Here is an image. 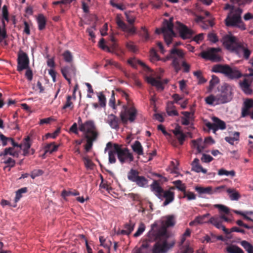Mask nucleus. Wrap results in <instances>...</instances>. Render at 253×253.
Masks as SVG:
<instances>
[{"label": "nucleus", "instance_id": "1", "mask_svg": "<svg viewBox=\"0 0 253 253\" xmlns=\"http://www.w3.org/2000/svg\"><path fill=\"white\" fill-rule=\"evenodd\" d=\"M175 224L174 216L170 215L166 217V220L164 222L163 225L159 226L157 223L152 224L151 229L148 233V240L153 241L161 237H169L167 228L173 226Z\"/></svg>", "mask_w": 253, "mask_h": 253}, {"label": "nucleus", "instance_id": "2", "mask_svg": "<svg viewBox=\"0 0 253 253\" xmlns=\"http://www.w3.org/2000/svg\"><path fill=\"white\" fill-rule=\"evenodd\" d=\"M123 96L127 101V105H124L120 114L121 121L124 124H126L129 121L133 123L135 121L137 117L138 111L134 106L133 103L129 98L127 93L123 92Z\"/></svg>", "mask_w": 253, "mask_h": 253}, {"label": "nucleus", "instance_id": "3", "mask_svg": "<svg viewBox=\"0 0 253 253\" xmlns=\"http://www.w3.org/2000/svg\"><path fill=\"white\" fill-rule=\"evenodd\" d=\"M211 72L222 74L231 80H238L243 76V74L236 67H231L228 64L214 65L212 67Z\"/></svg>", "mask_w": 253, "mask_h": 253}, {"label": "nucleus", "instance_id": "4", "mask_svg": "<svg viewBox=\"0 0 253 253\" xmlns=\"http://www.w3.org/2000/svg\"><path fill=\"white\" fill-rule=\"evenodd\" d=\"M243 11V9L239 7L232 8L225 19L226 25L227 27H236L243 31L245 30L246 25L241 18Z\"/></svg>", "mask_w": 253, "mask_h": 253}, {"label": "nucleus", "instance_id": "5", "mask_svg": "<svg viewBox=\"0 0 253 253\" xmlns=\"http://www.w3.org/2000/svg\"><path fill=\"white\" fill-rule=\"evenodd\" d=\"M180 44L181 42H179L174 43L173 47L169 50V54L166 56L165 59L163 60L164 61H166L172 59L171 65L176 73H178L180 70V62L185 57L184 50L182 49L176 48V46Z\"/></svg>", "mask_w": 253, "mask_h": 253}, {"label": "nucleus", "instance_id": "6", "mask_svg": "<svg viewBox=\"0 0 253 253\" xmlns=\"http://www.w3.org/2000/svg\"><path fill=\"white\" fill-rule=\"evenodd\" d=\"M172 18H170L169 20L165 19L163 22L162 29H157L156 30V33L158 34H163L165 41L168 46L172 42L173 38L176 36L173 30L174 25L172 23Z\"/></svg>", "mask_w": 253, "mask_h": 253}, {"label": "nucleus", "instance_id": "7", "mask_svg": "<svg viewBox=\"0 0 253 253\" xmlns=\"http://www.w3.org/2000/svg\"><path fill=\"white\" fill-rule=\"evenodd\" d=\"M168 238L161 237L154 240L156 242L152 248V253H167L175 244L174 241L169 242Z\"/></svg>", "mask_w": 253, "mask_h": 253}, {"label": "nucleus", "instance_id": "8", "mask_svg": "<svg viewBox=\"0 0 253 253\" xmlns=\"http://www.w3.org/2000/svg\"><path fill=\"white\" fill-rule=\"evenodd\" d=\"M114 147L117 153L118 159L121 164L130 163L133 161L134 158L127 148H122V146L118 144H114Z\"/></svg>", "mask_w": 253, "mask_h": 253}, {"label": "nucleus", "instance_id": "9", "mask_svg": "<svg viewBox=\"0 0 253 253\" xmlns=\"http://www.w3.org/2000/svg\"><path fill=\"white\" fill-rule=\"evenodd\" d=\"M79 130L84 132V137H98L99 133L93 121L87 120L81 124L79 127Z\"/></svg>", "mask_w": 253, "mask_h": 253}, {"label": "nucleus", "instance_id": "10", "mask_svg": "<svg viewBox=\"0 0 253 253\" xmlns=\"http://www.w3.org/2000/svg\"><path fill=\"white\" fill-rule=\"evenodd\" d=\"M221 48L211 47L207 51L201 52V57L206 60H210L212 62H219L222 60V56L219 54L221 52Z\"/></svg>", "mask_w": 253, "mask_h": 253}, {"label": "nucleus", "instance_id": "11", "mask_svg": "<svg viewBox=\"0 0 253 253\" xmlns=\"http://www.w3.org/2000/svg\"><path fill=\"white\" fill-rule=\"evenodd\" d=\"M139 174L138 170L131 169L127 173V178L139 187H144L148 184V180L144 176H139Z\"/></svg>", "mask_w": 253, "mask_h": 253}, {"label": "nucleus", "instance_id": "12", "mask_svg": "<svg viewBox=\"0 0 253 253\" xmlns=\"http://www.w3.org/2000/svg\"><path fill=\"white\" fill-rule=\"evenodd\" d=\"M232 98L231 87L225 84L221 86V93L217 95V103L223 104L230 101Z\"/></svg>", "mask_w": 253, "mask_h": 253}, {"label": "nucleus", "instance_id": "13", "mask_svg": "<svg viewBox=\"0 0 253 253\" xmlns=\"http://www.w3.org/2000/svg\"><path fill=\"white\" fill-rule=\"evenodd\" d=\"M223 45L228 50L234 51L238 42L236 37L231 34H226L224 35L220 40Z\"/></svg>", "mask_w": 253, "mask_h": 253}, {"label": "nucleus", "instance_id": "14", "mask_svg": "<svg viewBox=\"0 0 253 253\" xmlns=\"http://www.w3.org/2000/svg\"><path fill=\"white\" fill-rule=\"evenodd\" d=\"M240 56H242L245 59H249L252 51L248 48V44L243 42H239L234 50Z\"/></svg>", "mask_w": 253, "mask_h": 253}, {"label": "nucleus", "instance_id": "15", "mask_svg": "<svg viewBox=\"0 0 253 253\" xmlns=\"http://www.w3.org/2000/svg\"><path fill=\"white\" fill-rule=\"evenodd\" d=\"M29 67V59L27 54L22 51L19 52L17 59V70L21 72Z\"/></svg>", "mask_w": 253, "mask_h": 253}, {"label": "nucleus", "instance_id": "16", "mask_svg": "<svg viewBox=\"0 0 253 253\" xmlns=\"http://www.w3.org/2000/svg\"><path fill=\"white\" fill-rule=\"evenodd\" d=\"M212 120L213 123L208 122L206 126L209 129L212 130L213 133H215L218 129L223 130L226 128V124L224 121L216 117H213Z\"/></svg>", "mask_w": 253, "mask_h": 253}, {"label": "nucleus", "instance_id": "17", "mask_svg": "<svg viewBox=\"0 0 253 253\" xmlns=\"http://www.w3.org/2000/svg\"><path fill=\"white\" fill-rule=\"evenodd\" d=\"M204 143H214V140L211 137H207L205 139L204 142L201 138H198L192 141V146L196 148L198 153H201L205 148Z\"/></svg>", "mask_w": 253, "mask_h": 253}, {"label": "nucleus", "instance_id": "18", "mask_svg": "<svg viewBox=\"0 0 253 253\" xmlns=\"http://www.w3.org/2000/svg\"><path fill=\"white\" fill-rule=\"evenodd\" d=\"M176 28L178 31L180 37L183 40L191 38L194 34L191 29L179 22L176 23Z\"/></svg>", "mask_w": 253, "mask_h": 253}, {"label": "nucleus", "instance_id": "19", "mask_svg": "<svg viewBox=\"0 0 253 253\" xmlns=\"http://www.w3.org/2000/svg\"><path fill=\"white\" fill-rule=\"evenodd\" d=\"M174 189V187H171L169 190H164L159 199L163 200L165 199L163 204V206L165 207L173 201L174 199V193L171 191V190Z\"/></svg>", "mask_w": 253, "mask_h": 253}, {"label": "nucleus", "instance_id": "20", "mask_svg": "<svg viewBox=\"0 0 253 253\" xmlns=\"http://www.w3.org/2000/svg\"><path fill=\"white\" fill-rule=\"evenodd\" d=\"M209 222L211 223L214 226H215L218 229H222L225 234L228 235L231 233V232H229V230L226 228L225 227L222 225V220H220V218L218 217H211Z\"/></svg>", "mask_w": 253, "mask_h": 253}, {"label": "nucleus", "instance_id": "21", "mask_svg": "<svg viewBox=\"0 0 253 253\" xmlns=\"http://www.w3.org/2000/svg\"><path fill=\"white\" fill-rule=\"evenodd\" d=\"M61 72L63 76L75 77L76 74V68L72 64L62 67Z\"/></svg>", "mask_w": 253, "mask_h": 253}, {"label": "nucleus", "instance_id": "22", "mask_svg": "<svg viewBox=\"0 0 253 253\" xmlns=\"http://www.w3.org/2000/svg\"><path fill=\"white\" fill-rule=\"evenodd\" d=\"M151 190L159 198L161 195L164 192V190L161 186L158 180H153L152 183L150 185Z\"/></svg>", "mask_w": 253, "mask_h": 253}, {"label": "nucleus", "instance_id": "23", "mask_svg": "<svg viewBox=\"0 0 253 253\" xmlns=\"http://www.w3.org/2000/svg\"><path fill=\"white\" fill-rule=\"evenodd\" d=\"M120 121L118 118L113 114H110L108 116L107 123L112 128L118 129L119 128Z\"/></svg>", "mask_w": 253, "mask_h": 253}, {"label": "nucleus", "instance_id": "24", "mask_svg": "<svg viewBox=\"0 0 253 253\" xmlns=\"http://www.w3.org/2000/svg\"><path fill=\"white\" fill-rule=\"evenodd\" d=\"M239 85L242 91L247 95H250L253 92L251 88V83H249L247 79H244L242 82L239 83Z\"/></svg>", "mask_w": 253, "mask_h": 253}, {"label": "nucleus", "instance_id": "25", "mask_svg": "<svg viewBox=\"0 0 253 253\" xmlns=\"http://www.w3.org/2000/svg\"><path fill=\"white\" fill-rule=\"evenodd\" d=\"M195 190L201 196L203 194L212 195L213 194V189L211 186L202 187L197 186L195 187Z\"/></svg>", "mask_w": 253, "mask_h": 253}, {"label": "nucleus", "instance_id": "26", "mask_svg": "<svg viewBox=\"0 0 253 253\" xmlns=\"http://www.w3.org/2000/svg\"><path fill=\"white\" fill-rule=\"evenodd\" d=\"M167 113L169 116H177L178 113L176 110L175 106L173 105L172 101H169L167 104Z\"/></svg>", "mask_w": 253, "mask_h": 253}, {"label": "nucleus", "instance_id": "27", "mask_svg": "<svg viewBox=\"0 0 253 253\" xmlns=\"http://www.w3.org/2000/svg\"><path fill=\"white\" fill-rule=\"evenodd\" d=\"M21 149L23 150V155L25 156H28L29 154V149L31 146V143L30 142V137L29 136H27L25 138L22 144Z\"/></svg>", "mask_w": 253, "mask_h": 253}, {"label": "nucleus", "instance_id": "28", "mask_svg": "<svg viewBox=\"0 0 253 253\" xmlns=\"http://www.w3.org/2000/svg\"><path fill=\"white\" fill-rule=\"evenodd\" d=\"M199 160L195 158L192 163V170L196 172H202L204 173H207V170L204 169L199 163Z\"/></svg>", "mask_w": 253, "mask_h": 253}, {"label": "nucleus", "instance_id": "29", "mask_svg": "<svg viewBox=\"0 0 253 253\" xmlns=\"http://www.w3.org/2000/svg\"><path fill=\"white\" fill-rule=\"evenodd\" d=\"M147 81L149 84H150L152 85L156 86L158 89L163 90L164 89V87L163 85V83L161 81L157 80L153 77H147Z\"/></svg>", "mask_w": 253, "mask_h": 253}, {"label": "nucleus", "instance_id": "30", "mask_svg": "<svg viewBox=\"0 0 253 253\" xmlns=\"http://www.w3.org/2000/svg\"><path fill=\"white\" fill-rule=\"evenodd\" d=\"M131 147L133 151L138 155H143V147L139 141H135L133 144L132 145Z\"/></svg>", "mask_w": 253, "mask_h": 253}, {"label": "nucleus", "instance_id": "31", "mask_svg": "<svg viewBox=\"0 0 253 253\" xmlns=\"http://www.w3.org/2000/svg\"><path fill=\"white\" fill-rule=\"evenodd\" d=\"M226 192L229 194L230 199L231 200H238L241 197L238 191H237L235 189L228 188L226 189Z\"/></svg>", "mask_w": 253, "mask_h": 253}, {"label": "nucleus", "instance_id": "32", "mask_svg": "<svg viewBox=\"0 0 253 253\" xmlns=\"http://www.w3.org/2000/svg\"><path fill=\"white\" fill-rule=\"evenodd\" d=\"M86 139V143L85 145V150L88 152L92 147L93 143L96 141L98 137H89L88 135L84 137Z\"/></svg>", "mask_w": 253, "mask_h": 253}, {"label": "nucleus", "instance_id": "33", "mask_svg": "<svg viewBox=\"0 0 253 253\" xmlns=\"http://www.w3.org/2000/svg\"><path fill=\"white\" fill-rule=\"evenodd\" d=\"M239 136L240 133L236 131L233 134V136H226L225 137V140L229 144L234 145L235 141H238L239 140Z\"/></svg>", "mask_w": 253, "mask_h": 253}, {"label": "nucleus", "instance_id": "34", "mask_svg": "<svg viewBox=\"0 0 253 253\" xmlns=\"http://www.w3.org/2000/svg\"><path fill=\"white\" fill-rule=\"evenodd\" d=\"M127 62L128 63L134 68H137V64H138L146 68L148 70H150L149 68L147 66H146L144 63L140 60H136L134 59H130L128 60Z\"/></svg>", "mask_w": 253, "mask_h": 253}, {"label": "nucleus", "instance_id": "35", "mask_svg": "<svg viewBox=\"0 0 253 253\" xmlns=\"http://www.w3.org/2000/svg\"><path fill=\"white\" fill-rule=\"evenodd\" d=\"M37 22L38 23V29L39 30H42L45 28L46 25V20L44 16L40 14L38 15L37 18Z\"/></svg>", "mask_w": 253, "mask_h": 253}, {"label": "nucleus", "instance_id": "36", "mask_svg": "<svg viewBox=\"0 0 253 253\" xmlns=\"http://www.w3.org/2000/svg\"><path fill=\"white\" fill-rule=\"evenodd\" d=\"M228 253H245L243 250L236 245H230L226 248Z\"/></svg>", "mask_w": 253, "mask_h": 253}, {"label": "nucleus", "instance_id": "37", "mask_svg": "<svg viewBox=\"0 0 253 253\" xmlns=\"http://www.w3.org/2000/svg\"><path fill=\"white\" fill-rule=\"evenodd\" d=\"M240 245L244 248L247 253H253V245L246 240L240 242Z\"/></svg>", "mask_w": 253, "mask_h": 253}, {"label": "nucleus", "instance_id": "38", "mask_svg": "<svg viewBox=\"0 0 253 253\" xmlns=\"http://www.w3.org/2000/svg\"><path fill=\"white\" fill-rule=\"evenodd\" d=\"M233 212L237 214H239L243 216V217L247 220L251 221H253V219L250 217L249 216V215H252L253 211H247L245 212H243L237 210H234Z\"/></svg>", "mask_w": 253, "mask_h": 253}, {"label": "nucleus", "instance_id": "39", "mask_svg": "<svg viewBox=\"0 0 253 253\" xmlns=\"http://www.w3.org/2000/svg\"><path fill=\"white\" fill-rule=\"evenodd\" d=\"M83 160L85 167L87 169H93L94 165L87 156H84L83 157Z\"/></svg>", "mask_w": 253, "mask_h": 253}, {"label": "nucleus", "instance_id": "40", "mask_svg": "<svg viewBox=\"0 0 253 253\" xmlns=\"http://www.w3.org/2000/svg\"><path fill=\"white\" fill-rule=\"evenodd\" d=\"M58 145L55 144L54 143H51L47 144L45 147V153L49 152L52 153L53 152L56 151L58 149Z\"/></svg>", "mask_w": 253, "mask_h": 253}, {"label": "nucleus", "instance_id": "41", "mask_svg": "<svg viewBox=\"0 0 253 253\" xmlns=\"http://www.w3.org/2000/svg\"><path fill=\"white\" fill-rule=\"evenodd\" d=\"M175 188L177 189L178 190L183 192L186 190V186L184 184L182 183V181L180 180H177L173 182Z\"/></svg>", "mask_w": 253, "mask_h": 253}, {"label": "nucleus", "instance_id": "42", "mask_svg": "<svg viewBox=\"0 0 253 253\" xmlns=\"http://www.w3.org/2000/svg\"><path fill=\"white\" fill-rule=\"evenodd\" d=\"M183 194L182 198H186L188 201L195 200L196 198V195L193 192L186 190L183 192Z\"/></svg>", "mask_w": 253, "mask_h": 253}, {"label": "nucleus", "instance_id": "43", "mask_svg": "<svg viewBox=\"0 0 253 253\" xmlns=\"http://www.w3.org/2000/svg\"><path fill=\"white\" fill-rule=\"evenodd\" d=\"M218 174L220 176L225 175L226 176L231 175L232 177H234L235 175V171L233 170L228 171L223 169H221L218 170Z\"/></svg>", "mask_w": 253, "mask_h": 253}, {"label": "nucleus", "instance_id": "44", "mask_svg": "<svg viewBox=\"0 0 253 253\" xmlns=\"http://www.w3.org/2000/svg\"><path fill=\"white\" fill-rule=\"evenodd\" d=\"M64 60L68 63H72L73 61V55L69 50H66L62 54Z\"/></svg>", "mask_w": 253, "mask_h": 253}, {"label": "nucleus", "instance_id": "45", "mask_svg": "<svg viewBox=\"0 0 253 253\" xmlns=\"http://www.w3.org/2000/svg\"><path fill=\"white\" fill-rule=\"evenodd\" d=\"M27 192V188L23 187L18 190L16 192V197L15 198V202H18L20 199L22 197V194L23 193H26Z\"/></svg>", "mask_w": 253, "mask_h": 253}, {"label": "nucleus", "instance_id": "46", "mask_svg": "<svg viewBox=\"0 0 253 253\" xmlns=\"http://www.w3.org/2000/svg\"><path fill=\"white\" fill-rule=\"evenodd\" d=\"M194 75L196 76L198 80V83L200 84H204L207 82V80L205 79L202 75V72L200 71H197L194 72Z\"/></svg>", "mask_w": 253, "mask_h": 253}, {"label": "nucleus", "instance_id": "47", "mask_svg": "<svg viewBox=\"0 0 253 253\" xmlns=\"http://www.w3.org/2000/svg\"><path fill=\"white\" fill-rule=\"evenodd\" d=\"M145 225L143 222H141L138 226V228L136 232L134 234L133 236L135 237H137L141 235L143 232L145 231Z\"/></svg>", "mask_w": 253, "mask_h": 253}, {"label": "nucleus", "instance_id": "48", "mask_svg": "<svg viewBox=\"0 0 253 253\" xmlns=\"http://www.w3.org/2000/svg\"><path fill=\"white\" fill-rule=\"evenodd\" d=\"M109 161L111 164H114L116 162V160L115 158V155H117V153L115 151L114 147L113 149L109 151Z\"/></svg>", "mask_w": 253, "mask_h": 253}, {"label": "nucleus", "instance_id": "49", "mask_svg": "<svg viewBox=\"0 0 253 253\" xmlns=\"http://www.w3.org/2000/svg\"><path fill=\"white\" fill-rule=\"evenodd\" d=\"M219 78L215 75H212V79L210 81V85H209L210 89H212L215 85H216L217 84H218L219 83Z\"/></svg>", "mask_w": 253, "mask_h": 253}, {"label": "nucleus", "instance_id": "50", "mask_svg": "<svg viewBox=\"0 0 253 253\" xmlns=\"http://www.w3.org/2000/svg\"><path fill=\"white\" fill-rule=\"evenodd\" d=\"M8 154L14 157L18 156V153L15 151H14V149L12 147H9L5 149L3 155H7Z\"/></svg>", "mask_w": 253, "mask_h": 253}, {"label": "nucleus", "instance_id": "51", "mask_svg": "<svg viewBox=\"0 0 253 253\" xmlns=\"http://www.w3.org/2000/svg\"><path fill=\"white\" fill-rule=\"evenodd\" d=\"M72 97L70 95L67 96V99L65 104L62 107L63 109H66L68 108L71 107V109L73 108L74 105L73 102L71 101Z\"/></svg>", "mask_w": 253, "mask_h": 253}, {"label": "nucleus", "instance_id": "52", "mask_svg": "<svg viewBox=\"0 0 253 253\" xmlns=\"http://www.w3.org/2000/svg\"><path fill=\"white\" fill-rule=\"evenodd\" d=\"M99 100V106L101 107H105L106 106V98L105 95L100 92L98 95Z\"/></svg>", "mask_w": 253, "mask_h": 253}, {"label": "nucleus", "instance_id": "53", "mask_svg": "<svg viewBox=\"0 0 253 253\" xmlns=\"http://www.w3.org/2000/svg\"><path fill=\"white\" fill-rule=\"evenodd\" d=\"M205 101L209 105H212L214 101H216V104H218L217 95L216 96L211 95L209 96L206 98Z\"/></svg>", "mask_w": 253, "mask_h": 253}, {"label": "nucleus", "instance_id": "54", "mask_svg": "<svg viewBox=\"0 0 253 253\" xmlns=\"http://www.w3.org/2000/svg\"><path fill=\"white\" fill-rule=\"evenodd\" d=\"M231 2L234 3H237L239 5H245L250 4L253 0H230Z\"/></svg>", "mask_w": 253, "mask_h": 253}, {"label": "nucleus", "instance_id": "55", "mask_svg": "<svg viewBox=\"0 0 253 253\" xmlns=\"http://www.w3.org/2000/svg\"><path fill=\"white\" fill-rule=\"evenodd\" d=\"M134 227V224L131 222L130 221L128 223H126L124 226L125 229L126 231V232L127 233L128 235L133 230Z\"/></svg>", "mask_w": 253, "mask_h": 253}, {"label": "nucleus", "instance_id": "56", "mask_svg": "<svg viewBox=\"0 0 253 253\" xmlns=\"http://www.w3.org/2000/svg\"><path fill=\"white\" fill-rule=\"evenodd\" d=\"M150 59L152 62H155L160 60V58L157 54L156 50L153 48L150 50Z\"/></svg>", "mask_w": 253, "mask_h": 253}, {"label": "nucleus", "instance_id": "57", "mask_svg": "<svg viewBox=\"0 0 253 253\" xmlns=\"http://www.w3.org/2000/svg\"><path fill=\"white\" fill-rule=\"evenodd\" d=\"M214 207L218 208L220 212H223L226 214H228L229 213V209L224 205L217 204L215 205Z\"/></svg>", "mask_w": 253, "mask_h": 253}, {"label": "nucleus", "instance_id": "58", "mask_svg": "<svg viewBox=\"0 0 253 253\" xmlns=\"http://www.w3.org/2000/svg\"><path fill=\"white\" fill-rule=\"evenodd\" d=\"M193 249L188 245L184 246L182 247L180 251L178 253H193Z\"/></svg>", "mask_w": 253, "mask_h": 253}, {"label": "nucleus", "instance_id": "59", "mask_svg": "<svg viewBox=\"0 0 253 253\" xmlns=\"http://www.w3.org/2000/svg\"><path fill=\"white\" fill-rule=\"evenodd\" d=\"M43 171L41 169H34L31 173V177L32 178L34 179L35 177L42 175Z\"/></svg>", "mask_w": 253, "mask_h": 253}, {"label": "nucleus", "instance_id": "60", "mask_svg": "<svg viewBox=\"0 0 253 253\" xmlns=\"http://www.w3.org/2000/svg\"><path fill=\"white\" fill-rule=\"evenodd\" d=\"M209 215V214H206L202 216H198L195 219L194 222L199 224H203L205 222H206V221H205V218Z\"/></svg>", "mask_w": 253, "mask_h": 253}, {"label": "nucleus", "instance_id": "61", "mask_svg": "<svg viewBox=\"0 0 253 253\" xmlns=\"http://www.w3.org/2000/svg\"><path fill=\"white\" fill-rule=\"evenodd\" d=\"M140 35L144 38L146 41L148 40L149 39V35L147 30L145 27H142L141 28V31L140 32Z\"/></svg>", "mask_w": 253, "mask_h": 253}, {"label": "nucleus", "instance_id": "62", "mask_svg": "<svg viewBox=\"0 0 253 253\" xmlns=\"http://www.w3.org/2000/svg\"><path fill=\"white\" fill-rule=\"evenodd\" d=\"M213 158L206 154H203L201 158V161L204 163H210L213 160Z\"/></svg>", "mask_w": 253, "mask_h": 253}, {"label": "nucleus", "instance_id": "63", "mask_svg": "<svg viewBox=\"0 0 253 253\" xmlns=\"http://www.w3.org/2000/svg\"><path fill=\"white\" fill-rule=\"evenodd\" d=\"M244 107L248 109H250L253 107V100L252 99H246L244 103Z\"/></svg>", "mask_w": 253, "mask_h": 253}, {"label": "nucleus", "instance_id": "64", "mask_svg": "<svg viewBox=\"0 0 253 253\" xmlns=\"http://www.w3.org/2000/svg\"><path fill=\"white\" fill-rule=\"evenodd\" d=\"M117 24L118 26L124 31H125L127 28V25L119 18L117 19Z\"/></svg>", "mask_w": 253, "mask_h": 253}]
</instances>
